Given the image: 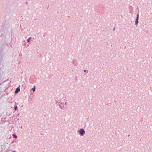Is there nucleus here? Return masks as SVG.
I'll return each mask as SVG.
<instances>
[{
    "mask_svg": "<svg viewBox=\"0 0 152 152\" xmlns=\"http://www.w3.org/2000/svg\"><path fill=\"white\" fill-rule=\"evenodd\" d=\"M56 104L57 105H58L60 108L61 109H64V104L60 102L57 101L56 102Z\"/></svg>",
    "mask_w": 152,
    "mask_h": 152,
    "instance_id": "f257e3e1",
    "label": "nucleus"
},
{
    "mask_svg": "<svg viewBox=\"0 0 152 152\" xmlns=\"http://www.w3.org/2000/svg\"><path fill=\"white\" fill-rule=\"evenodd\" d=\"M79 134L81 136H83L85 133V130L83 129H80L79 131Z\"/></svg>",
    "mask_w": 152,
    "mask_h": 152,
    "instance_id": "f03ea898",
    "label": "nucleus"
},
{
    "mask_svg": "<svg viewBox=\"0 0 152 152\" xmlns=\"http://www.w3.org/2000/svg\"><path fill=\"white\" fill-rule=\"evenodd\" d=\"M20 91V86H19L16 89L15 91V94H17Z\"/></svg>",
    "mask_w": 152,
    "mask_h": 152,
    "instance_id": "7ed1b4c3",
    "label": "nucleus"
},
{
    "mask_svg": "<svg viewBox=\"0 0 152 152\" xmlns=\"http://www.w3.org/2000/svg\"><path fill=\"white\" fill-rule=\"evenodd\" d=\"M139 18H137V17H136L135 21V24L136 26H137V24H138V23H139L138 21V20Z\"/></svg>",
    "mask_w": 152,
    "mask_h": 152,
    "instance_id": "20e7f679",
    "label": "nucleus"
},
{
    "mask_svg": "<svg viewBox=\"0 0 152 152\" xmlns=\"http://www.w3.org/2000/svg\"><path fill=\"white\" fill-rule=\"evenodd\" d=\"M4 48V46L3 45H1L0 47V52L1 53L3 51Z\"/></svg>",
    "mask_w": 152,
    "mask_h": 152,
    "instance_id": "39448f33",
    "label": "nucleus"
},
{
    "mask_svg": "<svg viewBox=\"0 0 152 152\" xmlns=\"http://www.w3.org/2000/svg\"><path fill=\"white\" fill-rule=\"evenodd\" d=\"M31 39V37H29L27 39V43L29 42Z\"/></svg>",
    "mask_w": 152,
    "mask_h": 152,
    "instance_id": "423d86ee",
    "label": "nucleus"
},
{
    "mask_svg": "<svg viewBox=\"0 0 152 152\" xmlns=\"http://www.w3.org/2000/svg\"><path fill=\"white\" fill-rule=\"evenodd\" d=\"M12 136L13 138H16L18 137L17 136L15 133L12 134Z\"/></svg>",
    "mask_w": 152,
    "mask_h": 152,
    "instance_id": "0eeeda50",
    "label": "nucleus"
},
{
    "mask_svg": "<svg viewBox=\"0 0 152 152\" xmlns=\"http://www.w3.org/2000/svg\"><path fill=\"white\" fill-rule=\"evenodd\" d=\"M36 88L35 86H34V87L31 89V90H32L33 92L35 91Z\"/></svg>",
    "mask_w": 152,
    "mask_h": 152,
    "instance_id": "6e6552de",
    "label": "nucleus"
},
{
    "mask_svg": "<svg viewBox=\"0 0 152 152\" xmlns=\"http://www.w3.org/2000/svg\"><path fill=\"white\" fill-rule=\"evenodd\" d=\"M14 110H18V107L17 105H15L14 107Z\"/></svg>",
    "mask_w": 152,
    "mask_h": 152,
    "instance_id": "1a4fd4ad",
    "label": "nucleus"
},
{
    "mask_svg": "<svg viewBox=\"0 0 152 152\" xmlns=\"http://www.w3.org/2000/svg\"><path fill=\"white\" fill-rule=\"evenodd\" d=\"M136 17H137V18H139V12H138L136 15Z\"/></svg>",
    "mask_w": 152,
    "mask_h": 152,
    "instance_id": "9d476101",
    "label": "nucleus"
},
{
    "mask_svg": "<svg viewBox=\"0 0 152 152\" xmlns=\"http://www.w3.org/2000/svg\"><path fill=\"white\" fill-rule=\"evenodd\" d=\"M72 62L73 64H74L75 65V63H74V62L73 61H72Z\"/></svg>",
    "mask_w": 152,
    "mask_h": 152,
    "instance_id": "9b49d317",
    "label": "nucleus"
},
{
    "mask_svg": "<svg viewBox=\"0 0 152 152\" xmlns=\"http://www.w3.org/2000/svg\"><path fill=\"white\" fill-rule=\"evenodd\" d=\"M10 151H11L12 152H16V151H12V150H10Z\"/></svg>",
    "mask_w": 152,
    "mask_h": 152,
    "instance_id": "f8f14e48",
    "label": "nucleus"
},
{
    "mask_svg": "<svg viewBox=\"0 0 152 152\" xmlns=\"http://www.w3.org/2000/svg\"><path fill=\"white\" fill-rule=\"evenodd\" d=\"M4 95V94H3V95H2V96H1V97H0V99Z\"/></svg>",
    "mask_w": 152,
    "mask_h": 152,
    "instance_id": "ddd939ff",
    "label": "nucleus"
},
{
    "mask_svg": "<svg viewBox=\"0 0 152 152\" xmlns=\"http://www.w3.org/2000/svg\"><path fill=\"white\" fill-rule=\"evenodd\" d=\"M87 71V70L85 69V70H84V72H86V71Z\"/></svg>",
    "mask_w": 152,
    "mask_h": 152,
    "instance_id": "4468645a",
    "label": "nucleus"
},
{
    "mask_svg": "<svg viewBox=\"0 0 152 152\" xmlns=\"http://www.w3.org/2000/svg\"><path fill=\"white\" fill-rule=\"evenodd\" d=\"M137 9L138 11H139V8H138V7H137Z\"/></svg>",
    "mask_w": 152,
    "mask_h": 152,
    "instance_id": "2eb2a0df",
    "label": "nucleus"
},
{
    "mask_svg": "<svg viewBox=\"0 0 152 152\" xmlns=\"http://www.w3.org/2000/svg\"><path fill=\"white\" fill-rule=\"evenodd\" d=\"M115 30V28L114 27V28H113V30L114 31V30Z\"/></svg>",
    "mask_w": 152,
    "mask_h": 152,
    "instance_id": "dca6fc26",
    "label": "nucleus"
},
{
    "mask_svg": "<svg viewBox=\"0 0 152 152\" xmlns=\"http://www.w3.org/2000/svg\"><path fill=\"white\" fill-rule=\"evenodd\" d=\"M64 104L65 105H66V102H65V103H64Z\"/></svg>",
    "mask_w": 152,
    "mask_h": 152,
    "instance_id": "f3484780",
    "label": "nucleus"
},
{
    "mask_svg": "<svg viewBox=\"0 0 152 152\" xmlns=\"http://www.w3.org/2000/svg\"><path fill=\"white\" fill-rule=\"evenodd\" d=\"M21 128H22V126H21V127H20Z\"/></svg>",
    "mask_w": 152,
    "mask_h": 152,
    "instance_id": "a211bd4d",
    "label": "nucleus"
}]
</instances>
